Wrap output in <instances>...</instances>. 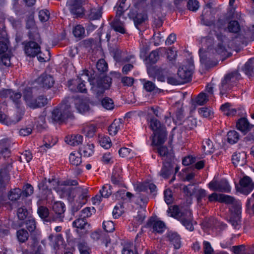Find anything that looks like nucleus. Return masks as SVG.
<instances>
[{
    "label": "nucleus",
    "mask_w": 254,
    "mask_h": 254,
    "mask_svg": "<svg viewBox=\"0 0 254 254\" xmlns=\"http://www.w3.org/2000/svg\"><path fill=\"white\" fill-rule=\"evenodd\" d=\"M122 169L119 165L114 167L111 176V181L115 185L120 186L122 184Z\"/></svg>",
    "instance_id": "nucleus-20"
},
{
    "label": "nucleus",
    "mask_w": 254,
    "mask_h": 254,
    "mask_svg": "<svg viewBox=\"0 0 254 254\" xmlns=\"http://www.w3.org/2000/svg\"><path fill=\"white\" fill-rule=\"evenodd\" d=\"M86 15L91 20L98 19L102 15L101 9L100 7L91 8Z\"/></svg>",
    "instance_id": "nucleus-33"
},
{
    "label": "nucleus",
    "mask_w": 254,
    "mask_h": 254,
    "mask_svg": "<svg viewBox=\"0 0 254 254\" xmlns=\"http://www.w3.org/2000/svg\"><path fill=\"white\" fill-rule=\"evenodd\" d=\"M16 237L19 242L24 243L28 240L29 234L25 229L22 228L17 231Z\"/></svg>",
    "instance_id": "nucleus-43"
},
{
    "label": "nucleus",
    "mask_w": 254,
    "mask_h": 254,
    "mask_svg": "<svg viewBox=\"0 0 254 254\" xmlns=\"http://www.w3.org/2000/svg\"><path fill=\"white\" fill-rule=\"evenodd\" d=\"M202 42H205L208 48L207 51L204 53H201L202 51V49H200L199 50L200 61L201 63L204 64L206 68L216 65V62L214 61H213L212 58L210 57L211 53L214 54V49H212L211 47L212 44L214 43L213 39L209 37L204 38L202 39Z\"/></svg>",
    "instance_id": "nucleus-5"
},
{
    "label": "nucleus",
    "mask_w": 254,
    "mask_h": 254,
    "mask_svg": "<svg viewBox=\"0 0 254 254\" xmlns=\"http://www.w3.org/2000/svg\"><path fill=\"white\" fill-rule=\"evenodd\" d=\"M96 67L100 72H104L107 70L108 64L104 59H100L97 62Z\"/></svg>",
    "instance_id": "nucleus-64"
},
{
    "label": "nucleus",
    "mask_w": 254,
    "mask_h": 254,
    "mask_svg": "<svg viewBox=\"0 0 254 254\" xmlns=\"http://www.w3.org/2000/svg\"><path fill=\"white\" fill-rule=\"evenodd\" d=\"M208 187L212 190L220 192H228L231 190L230 186L225 179L220 181L214 179L208 184Z\"/></svg>",
    "instance_id": "nucleus-12"
},
{
    "label": "nucleus",
    "mask_w": 254,
    "mask_h": 254,
    "mask_svg": "<svg viewBox=\"0 0 254 254\" xmlns=\"http://www.w3.org/2000/svg\"><path fill=\"white\" fill-rule=\"evenodd\" d=\"M83 78H77L76 79H72L68 81V87L70 90L73 92H80L82 93H86L87 89L84 83V79L89 80L88 70H84L83 73L81 74Z\"/></svg>",
    "instance_id": "nucleus-7"
},
{
    "label": "nucleus",
    "mask_w": 254,
    "mask_h": 254,
    "mask_svg": "<svg viewBox=\"0 0 254 254\" xmlns=\"http://www.w3.org/2000/svg\"><path fill=\"white\" fill-rule=\"evenodd\" d=\"M112 27L113 29L121 34H125L126 32L125 25L124 22L122 21L120 18L116 16L114 20L111 23Z\"/></svg>",
    "instance_id": "nucleus-28"
},
{
    "label": "nucleus",
    "mask_w": 254,
    "mask_h": 254,
    "mask_svg": "<svg viewBox=\"0 0 254 254\" xmlns=\"http://www.w3.org/2000/svg\"><path fill=\"white\" fill-rule=\"evenodd\" d=\"M143 81H144L143 87L147 92H151L159 90L153 82L145 79H143Z\"/></svg>",
    "instance_id": "nucleus-48"
},
{
    "label": "nucleus",
    "mask_w": 254,
    "mask_h": 254,
    "mask_svg": "<svg viewBox=\"0 0 254 254\" xmlns=\"http://www.w3.org/2000/svg\"><path fill=\"white\" fill-rule=\"evenodd\" d=\"M240 219L241 217L231 216L230 218L229 222L234 228L235 229H239L241 227Z\"/></svg>",
    "instance_id": "nucleus-59"
},
{
    "label": "nucleus",
    "mask_w": 254,
    "mask_h": 254,
    "mask_svg": "<svg viewBox=\"0 0 254 254\" xmlns=\"http://www.w3.org/2000/svg\"><path fill=\"white\" fill-rule=\"evenodd\" d=\"M228 29L230 32L237 33L240 30L239 22L236 20H232L228 23Z\"/></svg>",
    "instance_id": "nucleus-50"
},
{
    "label": "nucleus",
    "mask_w": 254,
    "mask_h": 254,
    "mask_svg": "<svg viewBox=\"0 0 254 254\" xmlns=\"http://www.w3.org/2000/svg\"><path fill=\"white\" fill-rule=\"evenodd\" d=\"M227 141L230 144H233L237 143L239 140L240 135L236 130H230L227 133Z\"/></svg>",
    "instance_id": "nucleus-39"
},
{
    "label": "nucleus",
    "mask_w": 254,
    "mask_h": 254,
    "mask_svg": "<svg viewBox=\"0 0 254 254\" xmlns=\"http://www.w3.org/2000/svg\"><path fill=\"white\" fill-rule=\"evenodd\" d=\"M154 150L162 157H167L170 155L168 148L165 146H158L154 148Z\"/></svg>",
    "instance_id": "nucleus-63"
},
{
    "label": "nucleus",
    "mask_w": 254,
    "mask_h": 254,
    "mask_svg": "<svg viewBox=\"0 0 254 254\" xmlns=\"http://www.w3.org/2000/svg\"><path fill=\"white\" fill-rule=\"evenodd\" d=\"M96 127L94 125H86L83 128V132L85 133V135L91 137L93 136L95 132H96Z\"/></svg>",
    "instance_id": "nucleus-47"
},
{
    "label": "nucleus",
    "mask_w": 254,
    "mask_h": 254,
    "mask_svg": "<svg viewBox=\"0 0 254 254\" xmlns=\"http://www.w3.org/2000/svg\"><path fill=\"white\" fill-rule=\"evenodd\" d=\"M72 99L68 98L64 99L52 112V118L56 122H63L73 117L70 102Z\"/></svg>",
    "instance_id": "nucleus-2"
},
{
    "label": "nucleus",
    "mask_w": 254,
    "mask_h": 254,
    "mask_svg": "<svg viewBox=\"0 0 254 254\" xmlns=\"http://www.w3.org/2000/svg\"><path fill=\"white\" fill-rule=\"evenodd\" d=\"M123 127L122 119H116L108 127V131L111 135H116Z\"/></svg>",
    "instance_id": "nucleus-27"
},
{
    "label": "nucleus",
    "mask_w": 254,
    "mask_h": 254,
    "mask_svg": "<svg viewBox=\"0 0 254 254\" xmlns=\"http://www.w3.org/2000/svg\"><path fill=\"white\" fill-rule=\"evenodd\" d=\"M37 82L41 87L46 89H49L54 84L53 77L46 73L42 74L37 79Z\"/></svg>",
    "instance_id": "nucleus-17"
},
{
    "label": "nucleus",
    "mask_w": 254,
    "mask_h": 254,
    "mask_svg": "<svg viewBox=\"0 0 254 254\" xmlns=\"http://www.w3.org/2000/svg\"><path fill=\"white\" fill-rule=\"evenodd\" d=\"M65 210L64 204L61 201H56L54 202L52 206V210L55 214V222L59 221L62 222L64 218V212Z\"/></svg>",
    "instance_id": "nucleus-15"
},
{
    "label": "nucleus",
    "mask_w": 254,
    "mask_h": 254,
    "mask_svg": "<svg viewBox=\"0 0 254 254\" xmlns=\"http://www.w3.org/2000/svg\"><path fill=\"white\" fill-rule=\"evenodd\" d=\"M254 127V125L251 124L247 118H241L238 120L236 123L237 128L241 131L244 135L251 130Z\"/></svg>",
    "instance_id": "nucleus-16"
},
{
    "label": "nucleus",
    "mask_w": 254,
    "mask_h": 254,
    "mask_svg": "<svg viewBox=\"0 0 254 254\" xmlns=\"http://www.w3.org/2000/svg\"><path fill=\"white\" fill-rule=\"evenodd\" d=\"M72 226L80 230L86 228V227H89V225L88 224L86 219L81 217L75 219L72 223Z\"/></svg>",
    "instance_id": "nucleus-38"
},
{
    "label": "nucleus",
    "mask_w": 254,
    "mask_h": 254,
    "mask_svg": "<svg viewBox=\"0 0 254 254\" xmlns=\"http://www.w3.org/2000/svg\"><path fill=\"white\" fill-rule=\"evenodd\" d=\"M36 102L37 103H29L30 105V108L32 109H36L37 108H40L44 107L45 105H46L48 103V99L47 98L41 95L38 96L36 98Z\"/></svg>",
    "instance_id": "nucleus-37"
},
{
    "label": "nucleus",
    "mask_w": 254,
    "mask_h": 254,
    "mask_svg": "<svg viewBox=\"0 0 254 254\" xmlns=\"http://www.w3.org/2000/svg\"><path fill=\"white\" fill-rule=\"evenodd\" d=\"M159 59V51L156 50L152 51L149 54L148 59L150 64H155Z\"/></svg>",
    "instance_id": "nucleus-57"
},
{
    "label": "nucleus",
    "mask_w": 254,
    "mask_h": 254,
    "mask_svg": "<svg viewBox=\"0 0 254 254\" xmlns=\"http://www.w3.org/2000/svg\"><path fill=\"white\" fill-rule=\"evenodd\" d=\"M12 167V163H7L2 165L0 169V176H3L4 178L8 179V174Z\"/></svg>",
    "instance_id": "nucleus-45"
},
{
    "label": "nucleus",
    "mask_w": 254,
    "mask_h": 254,
    "mask_svg": "<svg viewBox=\"0 0 254 254\" xmlns=\"http://www.w3.org/2000/svg\"><path fill=\"white\" fill-rule=\"evenodd\" d=\"M147 225L152 229V232L155 234H162L165 229V225L161 221H149Z\"/></svg>",
    "instance_id": "nucleus-21"
},
{
    "label": "nucleus",
    "mask_w": 254,
    "mask_h": 254,
    "mask_svg": "<svg viewBox=\"0 0 254 254\" xmlns=\"http://www.w3.org/2000/svg\"><path fill=\"white\" fill-rule=\"evenodd\" d=\"M75 107L78 111L81 113H85L90 110L89 104L87 102L79 98L74 99Z\"/></svg>",
    "instance_id": "nucleus-23"
},
{
    "label": "nucleus",
    "mask_w": 254,
    "mask_h": 254,
    "mask_svg": "<svg viewBox=\"0 0 254 254\" xmlns=\"http://www.w3.org/2000/svg\"><path fill=\"white\" fill-rule=\"evenodd\" d=\"M201 23L206 26H210L214 24V16L212 10H203L201 15Z\"/></svg>",
    "instance_id": "nucleus-19"
},
{
    "label": "nucleus",
    "mask_w": 254,
    "mask_h": 254,
    "mask_svg": "<svg viewBox=\"0 0 254 254\" xmlns=\"http://www.w3.org/2000/svg\"><path fill=\"white\" fill-rule=\"evenodd\" d=\"M103 228L106 232H113L115 230L114 224L111 221H105L103 223Z\"/></svg>",
    "instance_id": "nucleus-62"
},
{
    "label": "nucleus",
    "mask_w": 254,
    "mask_h": 254,
    "mask_svg": "<svg viewBox=\"0 0 254 254\" xmlns=\"http://www.w3.org/2000/svg\"><path fill=\"white\" fill-rule=\"evenodd\" d=\"M202 148L205 154L211 153L214 150L213 143L209 139H206L203 141Z\"/></svg>",
    "instance_id": "nucleus-42"
},
{
    "label": "nucleus",
    "mask_w": 254,
    "mask_h": 254,
    "mask_svg": "<svg viewBox=\"0 0 254 254\" xmlns=\"http://www.w3.org/2000/svg\"><path fill=\"white\" fill-rule=\"evenodd\" d=\"M91 237L95 240H101L102 243L104 244L106 247H107L108 244L111 242L109 235L100 231H95L92 233Z\"/></svg>",
    "instance_id": "nucleus-26"
},
{
    "label": "nucleus",
    "mask_w": 254,
    "mask_h": 254,
    "mask_svg": "<svg viewBox=\"0 0 254 254\" xmlns=\"http://www.w3.org/2000/svg\"><path fill=\"white\" fill-rule=\"evenodd\" d=\"M94 146L93 144L88 143L82 147H80L79 149V152L81 155L88 157L93 154L94 152Z\"/></svg>",
    "instance_id": "nucleus-32"
},
{
    "label": "nucleus",
    "mask_w": 254,
    "mask_h": 254,
    "mask_svg": "<svg viewBox=\"0 0 254 254\" xmlns=\"http://www.w3.org/2000/svg\"><path fill=\"white\" fill-rule=\"evenodd\" d=\"M77 185L76 180H69L59 184L56 189L58 192L62 191V194L68 196L69 199H73L71 202V211L73 213L78 211L87 200L86 190L81 187L73 188L71 187Z\"/></svg>",
    "instance_id": "nucleus-1"
},
{
    "label": "nucleus",
    "mask_w": 254,
    "mask_h": 254,
    "mask_svg": "<svg viewBox=\"0 0 254 254\" xmlns=\"http://www.w3.org/2000/svg\"><path fill=\"white\" fill-rule=\"evenodd\" d=\"M166 238L174 245L175 249H178L180 248L181 238L177 233L169 232L167 234Z\"/></svg>",
    "instance_id": "nucleus-24"
},
{
    "label": "nucleus",
    "mask_w": 254,
    "mask_h": 254,
    "mask_svg": "<svg viewBox=\"0 0 254 254\" xmlns=\"http://www.w3.org/2000/svg\"><path fill=\"white\" fill-rule=\"evenodd\" d=\"M73 34L76 37L82 38L85 34L84 28L81 25H77L73 29Z\"/></svg>",
    "instance_id": "nucleus-53"
},
{
    "label": "nucleus",
    "mask_w": 254,
    "mask_h": 254,
    "mask_svg": "<svg viewBox=\"0 0 254 254\" xmlns=\"http://www.w3.org/2000/svg\"><path fill=\"white\" fill-rule=\"evenodd\" d=\"M77 247L80 254H90L91 249L88 246L87 243L85 242L79 243Z\"/></svg>",
    "instance_id": "nucleus-55"
},
{
    "label": "nucleus",
    "mask_w": 254,
    "mask_h": 254,
    "mask_svg": "<svg viewBox=\"0 0 254 254\" xmlns=\"http://www.w3.org/2000/svg\"><path fill=\"white\" fill-rule=\"evenodd\" d=\"M231 216L241 217L242 212L241 205L239 203L233 204L231 208Z\"/></svg>",
    "instance_id": "nucleus-56"
},
{
    "label": "nucleus",
    "mask_w": 254,
    "mask_h": 254,
    "mask_svg": "<svg viewBox=\"0 0 254 254\" xmlns=\"http://www.w3.org/2000/svg\"><path fill=\"white\" fill-rule=\"evenodd\" d=\"M243 70L248 76H254V58L250 59L245 64Z\"/></svg>",
    "instance_id": "nucleus-35"
},
{
    "label": "nucleus",
    "mask_w": 254,
    "mask_h": 254,
    "mask_svg": "<svg viewBox=\"0 0 254 254\" xmlns=\"http://www.w3.org/2000/svg\"><path fill=\"white\" fill-rule=\"evenodd\" d=\"M37 213L39 217L45 222H55L54 215H50L48 208L44 206H40L38 207Z\"/></svg>",
    "instance_id": "nucleus-18"
},
{
    "label": "nucleus",
    "mask_w": 254,
    "mask_h": 254,
    "mask_svg": "<svg viewBox=\"0 0 254 254\" xmlns=\"http://www.w3.org/2000/svg\"><path fill=\"white\" fill-rule=\"evenodd\" d=\"M147 73L150 76L154 75L157 80L161 82H165L168 75L170 74L168 70L165 68H156L155 66L147 68Z\"/></svg>",
    "instance_id": "nucleus-11"
},
{
    "label": "nucleus",
    "mask_w": 254,
    "mask_h": 254,
    "mask_svg": "<svg viewBox=\"0 0 254 254\" xmlns=\"http://www.w3.org/2000/svg\"><path fill=\"white\" fill-rule=\"evenodd\" d=\"M241 78V75L237 71L227 74L222 81L220 94H224L226 91L230 90Z\"/></svg>",
    "instance_id": "nucleus-6"
},
{
    "label": "nucleus",
    "mask_w": 254,
    "mask_h": 254,
    "mask_svg": "<svg viewBox=\"0 0 254 254\" xmlns=\"http://www.w3.org/2000/svg\"><path fill=\"white\" fill-rule=\"evenodd\" d=\"M98 141L100 145L105 149L110 148L112 145L111 140L107 136L100 135L98 137Z\"/></svg>",
    "instance_id": "nucleus-44"
},
{
    "label": "nucleus",
    "mask_w": 254,
    "mask_h": 254,
    "mask_svg": "<svg viewBox=\"0 0 254 254\" xmlns=\"http://www.w3.org/2000/svg\"><path fill=\"white\" fill-rule=\"evenodd\" d=\"M198 113L204 118H211L213 116V112L209 108L202 107L199 109Z\"/></svg>",
    "instance_id": "nucleus-51"
},
{
    "label": "nucleus",
    "mask_w": 254,
    "mask_h": 254,
    "mask_svg": "<svg viewBox=\"0 0 254 254\" xmlns=\"http://www.w3.org/2000/svg\"><path fill=\"white\" fill-rule=\"evenodd\" d=\"M232 160L235 166H243L246 163V154L245 152H236L232 156Z\"/></svg>",
    "instance_id": "nucleus-22"
},
{
    "label": "nucleus",
    "mask_w": 254,
    "mask_h": 254,
    "mask_svg": "<svg viewBox=\"0 0 254 254\" xmlns=\"http://www.w3.org/2000/svg\"><path fill=\"white\" fill-rule=\"evenodd\" d=\"M187 7L191 11H195L199 7V2L197 0H188Z\"/></svg>",
    "instance_id": "nucleus-61"
},
{
    "label": "nucleus",
    "mask_w": 254,
    "mask_h": 254,
    "mask_svg": "<svg viewBox=\"0 0 254 254\" xmlns=\"http://www.w3.org/2000/svg\"><path fill=\"white\" fill-rule=\"evenodd\" d=\"M24 50L25 54L29 57H34L41 52V48L35 41L23 42Z\"/></svg>",
    "instance_id": "nucleus-14"
},
{
    "label": "nucleus",
    "mask_w": 254,
    "mask_h": 254,
    "mask_svg": "<svg viewBox=\"0 0 254 254\" xmlns=\"http://www.w3.org/2000/svg\"><path fill=\"white\" fill-rule=\"evenodd\" d=\"M100 193L102 197L107 198L112 193L111 190V186L109 184L104 185L102 189L100 190Z\"/></svg>",
    "instance_id": "nucleus-54"
},
{
    "label": "nucleus",
    "mask_w": 254,
    "mask_h": 254,
    "mask_svg": "<svg viewBox=\"0 0 254 254\" xmlns=\"http://www.w3.org/2000/svg\"><path fill=\"white\" fill-rule=\"evenodd\" d=\"M133 12H130L128 16L130 18H132L135 26L138 27V26L145 21L147 19V15L145 13H137L134 16Z\"/></svg>",
    "instance_id": "nucleus-31"
},
{
    "label": "nucleus",
    "mask_w": 254,
    "mask_h": 254,
    "mask_svg": "<svg viewBox=\"0 0 254 254\" xmlns=\"http://www.w3.org/2000/svg\"><path fill=\"white\" fill-rule=\"evenodd\" d=\"M216 36L219 42L217 44V46L215 48L214 50L216 53L219 55H225L226 52V50L225 47L223 44L222 41L225 38V37L221 34H216Z\"/></svg>",
    "instance_id": "nucleus-29"
},
{
    "label": "nucleus",
    "mask_w": 254,
    "mask_h": 254,
    "mask_svg": "<svg viewBox=\"0 0 254 254\" xmlns=\"http://www.w3.org/2000/svg\"><path fill=\"white\" fill-rule=\"evenodd\" d=\"M23 98L28 106L30 107L29 103H37L36 99H34L32 96L31 88H26L23 92Z\"/></svg>",
    "instance_id": "nucleus-36"
},
{
    "label": "nucleus",
    "mask_w": 254,
    "mask_h": 254,
    "mask_svg": "<svg viewBox=\"0 0 254 254\" xmlns=\"http://www.w3.org/2000/svg\"><path fill=\"white\" fill-rule=\"evenodd\" d=\"M22 195L25 197H27L33 194L34 191L33 187L29 184H27L24 186Z\"/></svg>",
    "instance_id": "nucleus-58"
},
{
    "label": "nucleus",
    "mask_w": 254,
    "mask_h": 254,
    "mask_svg": "<svg viewBox=\"0 0 254 254\" xmlns=\"http://www.w3.org/2000/svg\"><path fill=\"white\" fill-rule=\"evenodd\" d=\"M236 187L238 191L248 195L254 189V183L250 177L245 176L240 180L239 185Z\"/></svg>",
    "instance_id": "nucleus-9"
},
{
    "label": "nucleus",
    "mask_w": 254,
    "mask_h": 254,
    "mask_svg": "<svg viewBox=\"0 0 254 254\" xmlns=\"http://www.w3.org/2000/svg\"><path fill=\"white\" fill-rule=\"evenodd\" d=\"M208 101V96L204 93H200L196 99V103L200 106L203 105Z\"/></svg>",
    "instance_id": "nucleus-60"
},
{
    "label": "nucleus",
    "mask_w": 254,
    "mask_h": 254,
    "mask_svg": "<svg viewBox=\"0 0 254 254\" xmlns=\"http://www.w3.org/2000/svg\"><path fill=\"white\" fill-rule=\"evenodd\" d=\"M22 195V191L19 188H15L10 191L8 194V198L11 201H15L19 199Z\"/></svg>",
    "instance_id": "nucleus-49"
},
{
    "label": "nucleus",
    "mask_w": 254,
    "mask_h": 254,
    "mask_svg": "<svg viewBox=\"0 0 254 254\" xmlns=\"http://www.w3.org/2000/svg\"><path fill=\"white\" fill-rule=\"evenodd\" d=\"M167 212L171 213V216L178 219L188 230L192 231L194 227L192 224V213L190 210L180 211L179 207L174 205L169 208Z\"/></svg>",
    "instance_id": "nucleus-3"
},
{
    "label": "nucleus",
    "mask_w": 254,
    "mask_h": 254,
    "mask_svg": "<svg viewBox=\"0 0 254 254\" xmlns=\"http://www.w3.org/2000/svg\"><path fill=\"white\" fill-rule=\"evenodd\" d=\"M101 105L107 110H112L114 108V103L113 100L108 97L104 98L101 100Z\"/></svg>",
    "instance_id": "nucleus-46"
},
{
    "label": "nucleus",
    "mask_w": 254,
    "mask_h": 254,
    "mask_svg": "<svg viewBox=\"0 0 254 254\" xmlns=\"http://www.w3.org/2000/svg\"><path fill=\"white\" fill-rule=\"evenodd\" d=\"M25 224L27 229L30 232L34 231L36 228L35 220L34 218L29 217L26 221Z\"/></svg>",
    "instance_id": "nucleus-52"
},
{
    "label": "nucleus",
    "mask_w": 254,
    "mask_h": 254,
    "mask_svg": "<svg viewBox=\"0 0 254 254\" xmlns=\"http://www.w3.org/2000/svg\"><path fill=\"white\" fill-rule=\"evenodd\" d=\"M149 127L153 131L152 144L158 146L163 144L167 137L165 127L156 118L151 117L149 121Z\"/></svg>",
    "instance_id": "nucleus-4"
},
{
    "label": "nucleus",
    "mask_w": 254,
    "mask_h": 254,
    "mask_svg": "<svg viewBox=\"0 0 254 254\" xmlns=\"http://www.w3.org/2000/svg\"><path fill=\"white\" fill-rule=\"evenodd\" d=\"M31 29L28 32V36L30 41H34L36 43H41V38L38 31V28L34 22H31Z\"/></svg>",
    "instance_id": "nucleus-25"
},
{
    "label": "nucleus",
    "mask_w": 254,
    "mask_h": 254,
    "mask_svg": "<svg viewBox=\"0 0 254 254\" xmlns=\"http://www.w3.org/2000/svg\"><path fill=\"white\" fill-rule=\"evenodd\" d=\"M194 69V65L190 60L189 62L188 67L184 65L179 68L178 75L180 78L183 80L184 83L190 81L191 78L192 71Z\"/></svg>",
    "instance_id": "nucleus-13"
},
{
    "label": "nucleus",
    "mask_w": 254,
    "mask_h": 254,
    "mask_svg": "<svg viewBox=\"0 0 254 254\" xmlns=\"http://www.w3.org/2000/svg\"><path fill=\"white\" fill-rule=\"evenodd\" d=\"M65 141L70 145L77 146L82 142L83 136L80 134L71 135L66 137Z\"/></svg>",
    "instance_id": "nucleus-30"
},
{
    "label": "nucleus",
    "mask_w": 254,
    "mask_h": 254,
    "mask_svg": "<svg viewBox=\"0 0 254 254\" xmlns=\"http://www.w3.org/2000/svg\"><path fill=\"white\" fill-rule=\"evenodd\" d=\"M173 169V166L169 162H165L163 163V167L160 172V175L165 179L169 177Z\"/></svg>",
    "instance_id": "nucleus-34"
},
{
    "label": "nucleus",
    "mask_w": 254,
    "mask_h": 254,
    "mask_svg": "<svg viewBox=\"0 0 254 254\" xmlns=\"http://www.w3.org/2000/svg\"><path fill=\"white\" fill-rule=\"evenodd\" d=\"M221 110L223 112L224 114L226 116H234L237 113L235 109L231 108L230 103H226L222 105L220 107Z\"/></svg>",
    "instance_id": "nucleus-40"
},
{
    "label": "nucleus",
    "mask_w": 254,
    "mask_h": 254,
    "mask_svg": "<svg viewBox=\"0 0 254 254\" xmlns=\"http://www.w3.org/2000/svg\"><path fill=\"white\" fill-rule=\"evenodd\" d=\"M85 3V0H68L67 1L70 12L75 17L83 16L85 10L82 6Z\"/></svg>",
    "instance_id": "nucleus-8"
},
{
    "label": "nucleus",
    "mask_w": 254,
    "mask_h": 254,
    "mask_svg": "<svg viewBox=\"0 0 254 254\" xmlns=\"http://www.w3.org/2000/svg\"><path fill=\"white\" fill-rule=\"evenodd\" d=\"M81 156L79 152L71 153L69 157L70 163L76 166L79 165L82 162Z\"/></svg>",
    "instance_id": "nucleus-41"
},
{
    "label": "nucleus",
    "mask_w": 254,
    "mask_h": 254,
    "mask_svg": "<svg viewBox=\"0 0 254 254\" xmlns=\"http://www.w3.org/2000/svg\"><path fill=\"white\" fill-rule=\"evenodd\" d=\"M111 80L112 79L110 77H106L99 80L97 85L92 87V90L97 98H99L103 96L105 90L109 88Z\"/></svg>",
    "instance_id": "nucleus-10"
}]
</instances>
